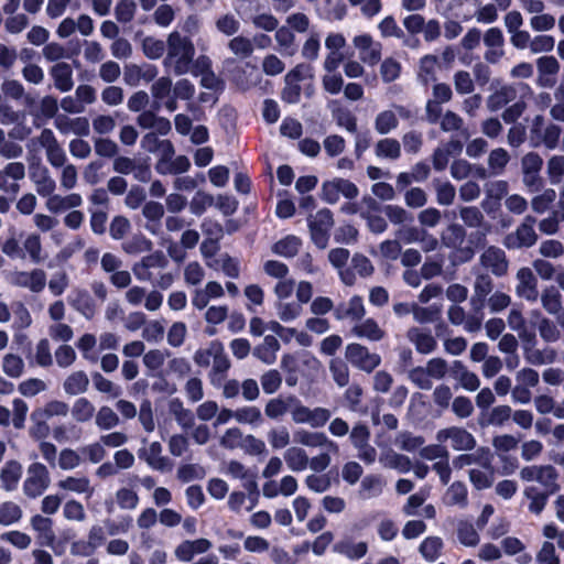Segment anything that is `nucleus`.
<instances>
[{
    "mask_svg": "<svg viewBox=\"0 0 564 564\" xmlns=\"http://www.w3.org/2000/svg\"><path fill=\"white\" fill-rule=\"evenodd\" d=\"M195 46L192 40L180 32H171L166 39V55L163 65L166 69L181 76L189 73Z\"/></svg>",
    "mask_w": 564,
    "mask_h": 564,
    "instance_id": "nucleus-1",
    "label": "nucleus"
},
{
    "mask_svg": "<svg viewBox=\"0 0 564 564\" xmlns=\"http://www.w3.org/2000/svg\"><path fill=\"white\" fill-rule=\"evenodd\" d=\"M330 411L325 408L311 409L302 403V401L294 395L291 417L295 424H307L313 429L324 426L330 419Z\"/></svg>",
    "mask_w": 564,
    "mask_h": 564,
    "instance_id": "nucleus-2",
    "label": "nucleus"
},
{
    "mask_svg": "<svg viewBox=\"0 0 564 564\" xmlns=\"http://www.w3.org/2000/svg\"><path fill=\"white\" fill-rule=\"evenodd\" d=\"M358 187L346 178L334 177L325 181L321 187V198L327 204H336L340 197L354 199L358 196Z\"/></svg>",
    "mask_w": 564,
    "mask_h": 564,
    "instance_id": "nucleus-3",
    "label": "nucleus"
},
{
    "mask_svg": "<svg viewBox=\"0 0 564 564\" xmlns=\"http://www.w3.org/2000/svg\"><path fill=\"white\" fill-rule=\"evenodd\" d=\"M333 225V214L327 208H323L315 215L308 217L311 238L319 249H325L327 247L329 230Z\"/></svg>",
    "mask_w": 564,
    "mask_h": 564,
    "instance_id": "nucleus-4",
    "label": "nucleus"
},
{
    "mask_svg": "<svg viewBox=\"0 0 564 564\" xmlns=\"http://www.w3.org/2000/svg\"><path fill=\"white\" fill-rule=\"evenodd\" d=\"M50 474L45 465L32 463L26 470L23 491L30 498L41 496L50 485Z\"/></svg>",
    "mask_w": 564,
    "mask_h": 564,
    "instance_id": "nucleus-5",
    "label": "nucleus"
},
{
    "mask_svg": "<svg viewBox=\"0 0 564 564\" xmlns=\"http://www.w3.org/2000/svg\"><path fill=\"white\" fill-rule=\"evenodd\" d=\"M438 443H449L454 451H471L476 446V440L467 430L458 426L442 429L436 433Z\"/></svg>",
    "mask_w": 564,
    "mask_h": 564,
    "instance_id": "nucleus-6",
    "label": "nucleus"
},
{
    "mask_svg": "<svg viewBox=\"0 0 564 564\" xmlns=\"http://www.w3.org/2000/svg\"><path fill=\"white\" fill-rule=\"evenodd\" d=\"M520 477L524 481H538L549 492H554L557 489L556 480L558 474L551 465H532L523 467L520 470Z\"/></svg>",
    "mask_w": 564,
    "mask_h": 564,
    "instance_id": "nucleus-7",
    "label": "nucleus"
},
{
    "mask_svg": "<svg viewBox=\"0 0 564 564\" xmlns=\"http://www.w3.org/2000/svg\"><path fill=\"white\" fill-rule=\"evenodd\" d=\"M10 284L24 288L33 293H40L46 285V273L42 269L31 271H12L8 275Z\"/></svg>",
    "mask_w": 564,
    "mask_h": 564,
    "instance_id": "nucleus-8",
    "label": "nucleus"
},
{
    "mask_svg": "<svg viewBox=\"0 0 564 564\" xmlns=\"http://www.w3.org/2000/svg\"><path fill=\"white\" fill-rule=\"evenodd\" d=\"M346 358L352 366L366 372H371L381 361L379 355L370 352L367 347L357 343L346 347Z\"/></svg>",
    "mask_w": 564,
    "mask_h": 564,
    "instance_id": "nucleus-9",
    "label": "nucleus"
},
{
    "mask_svg": "<svg viewBox=\"0 0 564 564\" xmlns=\"http://www.w3.org/2000/svg\"><path fill=\"white\" fill-rule=\"evenodd\" d=\"M25 177V166L22 162H10L0 169V191L17 195L20 191L19 182Z\"/></svg>",
    "mask_w": 564,
    "mask_h": 564,
    "instance_id": "nucleus-10",
    "label": "nucleus"
},
{
    "mask_svg": "<svg viewBox=\"0 0 564 564\" xmlns=\"http://www.w3.org/2000/svg\"><path fill=\"white\" fill-rule=\"evenodd\" d=\"M534 223V218L527 217L514 234H510L505 238V246L508 249H519L534 245L536 241V234L533 228Z\"/></svg>",
    "mask_w": 564,
    "mask_h": 564,
    "instance_id": "nucleus-11",
    "label": "nucleus"
},
{
    "mask_svg": "<svg viewBox=\"0 0 564 564\" xmlns=\"http://www.w3.org/2000/svg\"><path fill=\"white\" fill-rule=\"evenodd\" d=\"M516 294L528 302L534 303L539 299L538 280L530 268H521L516 274Z\"/></svg>",
    "mask_w": 564,
    "mask_h": 564,
    "instance_id": "nucleus-12",
    "label": "nucleus"
},
{
    "mask_svg": "<svg viewBox=\"0 0 564 564\" xmlns=\"http://www.w3.org/2000/svg\"><path fill=\"white\" fill-rule=\"evenodd\" d=\"M293 436L294 441L303 446L326 449L333 454L339 452L338 444L328 438L325 433L300 429L294 432Z\"/></svg>",
    "mask_w": 564,
    "mask_h": 564,
    "instance_id": "nucleus-13",
    "label": "nucleus"
},
{
    "mask_svg": "<svg viewBox=\"0 0 564 564\" xmlns=\"http://www.w3.org/2000/svg\"><path fill=\"white\" fill-rule=\"evenodd\" d=\"M484 44V58L488 63L497 64L505 56V36L499 28H490L485 32Z\"/></svg>",
    "mask_w": 564,
    "mask_h": 564,
    "instance_id": "nucleus-14",
    "label": "nucleus"
},
{
    "mask_svg": "<svg viewBox=\"0 0 564 564\" xmlns=\"http://www.w3.org/2000/svg\"><path fill=\"white\" fill-rule=\"evenodd\" d=\"M167 265V260L162 252H154L144 257L139 263H135L132 271L139 281L152 282L154 278L153 270H161Z\"/></svg>",
    "mask_w": 564,
    "mask_h": 564,
    "instance_id": "nucleus-15",
    "label": "nucleus"
},
{
    "mask_svg": "<svg viewBox=\"0 0 564 564\" xmlns=\"http://www.w3.org/2000/svg\"><path fill=\"white\" fill-rule=\"evenodd\" d=\"M481 265L496 276H502L508 272L509 262L506 252L495 246L488 247L479 258Z\"/></svg>",
    "mask_w": 564,
    "mask_h": 564,
    "instance_id": "nucleus-16",
    "label": "nucleus"
},
{
    "mask_svg": "<svg viewBox=\"0 0 564 564\" xmlns=\"http://www.w3.org/2000/svg\"><path fill=\"white\" fill-rule=\"evenodd\" d=\"M354 46L358 50L359 58L368 64L375 65L381 58V44L375 42L369 34H360L354 37Z\"/></svg>",
    "mask_w": 564,
    "mask_h": 564,
    "instance_id": "nucleus-17",
    "label": "nucleus"
},
{
    "mask_svg": "<svg viewBox=\"0 0 564 564\" xmlns=\"http://www.w3.org/2000/svg\"><path fill=\"white\" fill-rule=\"evenodd\" d=\"M212 547L213 544L208 539L185 540L175 547L174 555L181 562H189L196 555L205 554Z\"/></svg>",
    "mask_w": 564,
    "mask_h": 564,
    "instance_id": "nucleus-18",
    "label": "nucleus"
},
{
    "mask_svg": "<svg viewBox=\"0 0 564 564\" xmlns=\"http://www.w3.org/2000/svg\"><path fill=\"white\" fill-rule=\"evenodd\" d=\"M54 126L62 134L87 137L90 132L89 121L85 117L69 118L59 115L55 118Z\"/></svg>",
    "mask_w": 564,
    "mask_h": 564,
    "instance_id": "nucleus-19",
    "label": "nucleus"
},
{
    "mask_svg": "<svg viewBox=\"0 0 564 564\" xmlns=\"http://www.w3.org/2000/svg\"><path fill=\"white\" fill-rule=\"evenodd\" d=\"M158 75V69L154 65H135L129 64L124 66L123 80L127 85L135 87L141 82L149 83Z\"/></svg>",
    "mask_w": 564,
    "mask_h": 564,
    "instance_id": "nucleus-20",
    "label": "nucleus"
},
{
    "mask_svg": "<svg viewBox=\"0 0 564 564\" xmlns=\"http://www.w3.org/2000/svg\"><path fill=\"white\" fill-rule=\"evenodd\" d=\"M30 180L41 197L51 196L56 189V182L46 166L37 165L36 167H31Z\"/></svg>",
    "mask_w": 564,
    "mask_h": 564,
    "instance_id": "nucleus-21",
    "label": "nucleus"
},
{
    "mask_svg": "<svg viewBox=\"0 0 564 564\" xmlns=\"http://www.w3.org/2000/svg\"><path fill=\"white\" fill-rule=\"evenodd\" d=\"M225 294L224 288L216 281H209L204 288L195 289L192 294V305L202 311L207 307L210 300L220 299Z\"/></svg>",
    "mask_w": 564,
    "mask_h": 564,
    "instance_id": "nucleus-22",
    "label": "nucleus"
},
{
    "mask_svg": "<svg viewBox=\"0 0 564 564\" xmlns=\"http://www.w3.org/2000/svg\"><path fill=\"white\" fill-rule=\"evenodd\" d=\"M67 301L77 312L87 319H91L96 313V305L91 296L86 290L75 289L68 296Z\"/></svg>",
    "mask_w": 564,
    "mask_h": 564,
    "instance_id": "nucleus-23",
    "label": "nucleus"
},
{
    "mask_svg": "<svg viewBox=\"0 0 564 564\" xmlns=\"http://www.w3.org/2000/svg\"><path fill=\"white\" fill-rule=\"evenodd\" d=\"M106 542L105 530L100 525H93L88 532L86 543H75L72 552L74 554L90 555Z\"/></svg>",
    "mask_w": 564,
    "mask_h": 564,
    "instance_id": "nucleus-24",
    "label": "nucleus"
},
{
    "mask_svg": "<svg viewBox=\"0 0 564 564\" xmlns=\"http://www.w3.org/2000/svg\"><path fill=\"white\" fill-rule=\"evenodd\" d=\"M293 394L278 395L268 400L264 405V414L270 420H281L286 413L291 414Z\"/></svg>",
    "mask_w": 564,
    "mask_h": 564,
    "instance_id": "nucleus-25",
    "label": "nucleus"
},
{
    "mask_svg": "<svg viewBox=\"0 0 564 564\" xmlns=\"http://www.w3.org/2000/svg\"><path fill=\"white\" fill-rule=\"evenodd\" d=\"M140 458L144 459L148 465L160 471L171 469V463L167 457L162 456V445L159 442H152L140 452Z\"/></svg>",
    "mask_w": 564,
    "mask_h": 564,
    "instance_id": "nucleus-26",
    "label": "nucleus"
},
{
    "mask_svg": "<svg viewBox=\"0 0 564 564\" xmlns=\"http://www.w3.org/2000/svg\"><path fill=\"white\" fill-rule=\"evenodd\" d=\"M54 86L62 93H67L74 87L73 68L68 63H56L50 70Z\"/></svg>",
    "mask_w": 564,
    "mask_h": 564,
    "instance_id": "nucleus-27",
    "label": "nucleus"
},
{
    "mask_svg": "<svg viewBox=\"0 0 564 564\" xmlns=\"http://www.w3.org/2000/svg\"><path fill=\"white\" fill-rule=\"evenodd\" d=\"M379 462L384 468L394 469L401 474L410 471L412 467V463L408 456L399 454L391 448L381 452Z\"/></svg>",
    "mask_w": 564,
    "mask_h": 564,
    "instance_id": "nucleus-28",
    "label": "nucleus"
},
{
    "mask_svg": "<svg viewBox=\"0 0 564 564\" xmlns=\"http://www.w3.org/2000/svg\"><path fill=\"white\" fill-rule=\"evenodd\" d=\"M57 487L77 495H86L88 498L94 495V488L86 476H67L58 480Z\"/></svg>",
    "mask_w": 564,
    "mask_h": 564,
    "instance_id": "nucleus-29",
    "label": "nucleus"
},
{
    "mask_svg": "<svg viewBox=\"0 0 564 564\" xmlns=\"http://www.w3.org/2000/svg\"><path fill=\"white\" fill-rule=\"evenodd\" d=\"M409 340L421 354H430L436 347V340L431 332L419 327H412L408 330Z\"/></svg>",
    "mask_w": 564,
    "mask_h": 564,
    "instance_id": "nucleus-30",
    "label": "nucleus"
},
{
    "mask_svg": "<svg viewBox=\"0 0 564 564\" xmlns=\"http://www.w3.org/2000/svg\"><path fill=\"white\" fill-rule=\"evenodd\" d=\"M491 463V454L488 448L480 447L475 453L471 454H462L453 459V467L456 469H462L466 466H471L474 464L479 466H489Z\"/></svg>",
    "mask_w": 564,
    "mask_h": 564,
    "instance_id": "nucleus-31",
    "label": "nucleus"
},
{
    "mask_svg": "<svg viewBox=\"0 0 564 564\" xmlns=\"http://www.w3.org/2000/svg\"><path fill=\"white\" fill-rule=\"evenodd\" d=\"M334 551L349 560H360L368 552V544L364 541L356 542L349 538L343 539L334 546Z\"/></svg>",
    "mask_w": 564,
    "mask_h": 564,
    "instance_id": "nucleus-32",
    "label": "nucleus"
},
{
    "mask_svg": "<svg viewBox=\"0 0 564 564\" xmlns=\"http://www.w3.org/2000/svg\"><path fill=\"white\" fill-rule=\"evenodd\" d=\"M89 387V378L84 370L70 372L63 382L64 392L68 395L85 393Z\"/></svg>",
    "mask_w": 564,
    "mask_h": 564,
    "instance_id": "nucleus-33",
    "label": "nucleus"
},
{
    "mask_svg": "<svg viewBox=\"0 0 564 564\" xmlns=\"http://www.w3.org/2000/svg\"><path fill=\"white\" fill-rule=\"evenodd\" d=\"M452 377L457 380L462 388L468 391H476L480 380L476 373L469 371L460 361H455L451 369Z\"/></svg>",
    "mask_w": 564,
    "mask_h": 564,
    "instance_id": "nucleus-34",
    "label": "nucleus"
},
{
    "mask_svg": "<svg viewBox=\"0 0 564 564\" xmlns=\"http://www.w3.org/2000/svg\"><path fill=\"white\" fill-rule=\"evenodd\" d=\"M517 97L516 85H503L492 93L487 99V107L490 111H497Z\"/></svg>",
    "mask_w": 564,
    "mask_h": 564,
    "instance_id": "nucleus-35",
    "label": "nucleus"
},
{
    "mask_svg": "<svg viewBox=\"0 0 564 564\" xmlns=\"http://www.w3.org/2000/svg\"><path fill=\"white\" fill-rule=\"evenodd\" d=\"M283 459L291 471L300 473L308 467V456L306 452L299 446H291L283 453Z\"/></svg>",
    "mask_w": 564,
    "mask_h": 564,
    "instance_id": "nucleus-36",
    "label": "nucleus"
},
{
    "mask_svg": "<svg viewBox=\"0 0 564 564\" xmlns=\"http://www.w3.org/2000/svg\"><path fill=\"white\" fill-rule=\"evenodd\" d=\"M279 349L280 344L278 339L274 336L269 335L265 336L263 341L254 348L253 355L265 365H272L276 360V352Z\"/></svg>",
    "mask_w": 564,
    "mask_h": 564,
    "instance_id": "nucleus-37",
    "label": "nucleus"
},
{
    "mask_svg": "<svg viewBox=\"0 0 564 564\" xmlns=\"http://www.w3.org/2000/svg\"><path fill=\"white\" fill-rule=\"evenodd\" d=\"M230 368V362L225 354V349L223 348L220 354L213 360L212 370L209 372V381L215 388H220L224 380L226 379V373Z\"/></svg>",
    "mask_w": 564,
    "mask_h": 564,
    "instance_id": "nucleus-38",
    "label": "nucleus"
},
{
    "mask_svg": "<svg viewBox=\"0 0 564 564\" xmlns=\"http://www.w3.org/2000/svg\"><path fill=\"white\" fill-rule=\"evenodd\" d=\"M352 334L360 338H367L371 341H378L383 338L384 332L379 327L377 322L372 318H367L357 323L352 329Z\"/></svg>",
    "mask_w": 564,
    "mask_h": 564,
    "instance_id": "nucleus-39",
    "label": "nucleus"
},
{
    "mask_svg": "<svg viewBox=\"0 0 564 564\" xmlns=\"http://www.w3.org/2000/svg\"><path fill=\"white\" fill-rule=\"evenodd\" d=\"M551 492L542 491L535 486H528L523 495L529 500L528 509L535 514H540L546 506Z\"/></svg>",
    "mask_w": 564,
    "mask_h": 564,
    "instance_id": "nucleus-40",
    "label": "nucleus"
},
{
    "mask_svg": "<svg viewBox=\"0 0 564 564\" xmlns=\"http://www.w3.org/2000/svg\"><path fill=\"white\" fill-rule=\"evenodd\" d=\"M302 241L294 235L285 236L272 246V252L284 258H292L297 254Z\"/></svg>",
    "mask_w": 564,
    "mask_h": 564,
    "instance_id": "nucleus-41",
    "label": "nucleus"
},
{
    "mask_svg": "<svg viewBox=\"0 0 564 564\" xmlns=\"http://www.w3.org/2000/svg\"><path fill=\"white\" fill-rule=\"evenodd\" d=\"M53 522L50 518L36 514L31 519V527L39 533V539L43 544L52 545L55 540V534L52 529Z\"/></svg>",
    "mask_w": 564,
    "mask_h": 564,
    "instance_id": "nucleus-42",
    "label": "nucleus"
},
{
    "mask_svg": "<svg viewBox=\"0 0 564 564\" xmlns=\"http://www.w3.org/2000/svg\"><path fill=\"white\" fill-rule=\"evenodd\" d=\"M468 491L465 484L460 481L453 482L445 492L444 502L447 506H458L465 508L468 502Z\"/></svg>",
    "mask_w": 564,
    "mask_h": 564,
    "instance_id": "nucleus-43",
    "label": "nucleus"
},
{
    "mask_svg": "<svg viewBox=\"0 0 564 564\" xmlns=\"http://www.w3.org/2000/svg\"><path fill=\"white\" fill-rule=\"evenodd\" d=\"M274 308L278 317L284 323L295 321L303 312V307L297 301H276Z\"/></svg>",
    "mask_w": 564,
    "mask_h": 564,
    "instance_id": "nucleus-44",
    "label": "nucleus"
},
{
    "mask_svg": "<svg viewBox=\"0 0 564 564\" xmlns=\"http://www.w3.org/2000/svg\"><path fill=\"white\" fill-rule=\"evenodd\" d=\"M22 476V466L20 463L8 462L1 470V481L6 490L11 491L17 488Z\"/></svg>",
    "mask_w": 564,
    "mask_h": 564,
    "instance_id": "nucleus-45",
    "label": "nucleus"
},
{
    "mask_svg": "<svg viewBox=\"0 0 564 564\" xmlns=\"http://www.w3.org/2000/svg\"><path fill=\"white\" fill-rule=\"evenodd\" d=\"M72 417L78 423L90 421L96 413L95 405L87 398H78L70 409Z\"/></svg>",
    "mask_w": 564,
    "mask_h": 564,
    "instance_id": "nucleus-46",
    "label": "nucleus"
},
{
    "mask_svg": "<svg viewBox=\"0 0 564 564\" xmlns=\"http://www.w3.org/2000/svg\"><path fill=\"white\" fill-rule=\"evenodd\" d=\"M438 66V58L435 55H425L420 61L419 79L427 85L436 80V69Z\"/></svg>",
    "mask_w": 564,
    "mask_h": 564,
    "instance_id": "nucleus-47",
    "label": "nucleus"
},
{
    "mask_svg": "<svg viewBox=\"0 0 564 564\" xmlns=\"http://www.w3.org/2000/svg\"><path fill=\"white\" fill-rule=\"evenodd\" d=\"M224 473L235 479L245 480V487L250 489L256 487V482L252 479L249 469L238 460H229L224 469Z\"/></svg>",
    "mask_w": 564,
    "mask_h": 564,
    "instance_id": "nucleus-48",
    "label": "nucleus"
},
{
    "mask_svg": "<svg viewBox=\"0 0 564 564\" xmlns=\"http://www.w3.org/2000/svg\"><path fill=\"white\" fill-rule=\"evenodd\" d=\"M236 421L239 424L259 426L263 423V416L258 406L246 405L236 409Z\"/></svg>",
    "mask_w": 564,
    "mask_h": 564,
    "instance_id": "nucleus-49",
    "label": "nucleus"
},
{
    "mask_svg": "<svg viewBox=\"0 0 564 564\" xmlns=\"http://www.w3.org/2000/svg\"><path fill=\"white\" fill-rule=\"evenodd\" d=\"M480 467L481 468H471L469 470V480L473 484V486L478 490L489 488L494 481L491 464L489 466Z\"/></svg>",
    "mask_w": 564,
    "mask_h": 564,
    "instance_id": "nucleus-50",
    "label": "nucleus"
},
{
    "mask_svg": "<svg viewBox=\"0 0 564 564\" xmlns=\"http://www.w3.org/2000/svg\"><path fill=\"white\" fill-rule=\"evenodd\" d=\"M35 411V417H44L45 420H50L54 416H66L69 412V406L66 402L59 400H52L47 402L44 406L37 408Z\"/></svg>",
    "mask_w": 564,
    "mask_h": 564,
    "instance_id": "nucleus-51",
    "label": "nucleus"
},
{
    "mask_svg": "<svg viewBox=\"0 0 564 564\" xmlns=\"http://www.w3.org/2000/svg\"><path fill=\"white\" fill-rule=\"evenodd\" d=\"M543 308L552 315L557 314L562 308V296L554 286L545 288L541 294Z\"/></svg>",
    "mask_w": 564,
    "mask_h": 564,
    "instance_id": "nucleus-52",
    "label": "nucleus"
},
{
    "mask_svg": "<svg viewBox=\"0 0 564 564\" xmlns=\"http://www.w3.org/2000/svg\"><path fill=\"white\" fill-rule=\"evenodd\" d=\"M274 39L283 55L292 56L295 53V36L289 28H276Z\"/></svg>",
    "mask_w": 564,
    "mask_h": 564,
    "instance_id": "nucleus-53",
    "label": "nucleus"
},
{
    "mask_svg": "<svg viewBox=\"0 0 564 564\" xmlns=\"http://www.w3.org/2000/svg\"><path fill=\"white\" fill-rule=\"evenodd\" d=\"M95 423L100 430H111L119 425L118 414L108 405H102L95 413Z\"/></svg>",
    "mask_w": 564,
    "mask_h": 564,
    "instance_id": "nucleus-54",
    "label": "nucleus"
},
{
    "mask_svg": "<svg viewBox=\"0 0 564 564\" xmlns=\"http://www.w3.org/2000/svg\"><path fill=\"white\" fill-rule=\"evenodd\" d=\"M11 315L13 316L12 327L17 330L25 329L32 325L31 313L21 302H15L12 304Z\"/></svg>",
    "mask_w": 564,
    "mask_h": 564,
    "instance_id": "nucleus-55",
    "label": "nucleus"
},
{
    "mask_svg": "<svg viewBox=\"0 0 564 564\" xmlns=\"http://www.w3.org/2000/svg\"><path fill=\"white\" fill-rule=\"evenodd\" d=\"M24 361L15 354H7L2 358V371L10 378H19L24 372Z\"/></svg>",
    "mask_w": 564,
    "mask_h": 564,
    "instance_id": "nucleus-56",
    "label": "nucleus"
},
{
    "mask_svg": "<svg viewBox=\"0 0 564 564\" xmlns=\"http://www.w3.org/2000/svg\"><path fill=\"white\" fill-rule=\"evenodd\" d=\"M206 264L212 269L220 268L223 272L229 278H238L240 273L238 260L227 254L220 256V258L215 261H207Z\"/></svg>",
    "mask_w": 564,
    "mask_h": 564,
    "instance_id": "nucleus-57",
    "label": "nucleus"
},
{
    "mask_svg": "<svg viewBox=\"0 0 564 564\" xmlns=\"http://www.w3.org/2000/svg\"><path fill=\"white\" fill-rule=\"evenodd\" d=\"M536 66L539 70V80L542 85H552L553 82L545 78L547 75H555L560 69L557 59L553 56H542L538 58Z\"/></svg>",
    "mask_w": 564,
    "mask_h": 564,
    "instance_id": "nucleus-58",
    "label": "nucleus"
},
{
    "mask_svg": "<svg viewBox=\"0 0 564 564\" xmlns=\"http://www.w3.org/2000/svg\"><path fill=\"white\" fill-rule=\"evenodd\" d=\"M224 346L217 341H212L206 348L198 349L194 355V361L200 367H207L220 354Z\"/></svg>",
    "mask_w": 564,
    "mask_h": 564,
    "instance_id": "nucleus-59",
    "label": "nucleus"
},
{
    "mask_svg": "<svg viewBox=\"0 0 564 564\" xmlns=\"http://www.w3.org/2000/svg\"><path fill=\"white\" fill-rule=\"evenodd\" d=\"M556 358V351L553 348L544 349L525 348V359L532 365L552 364Z\"/></svg>",
    "mask_w": 564,
    "mask_h": 564,
    "instance_id": "nucleus-60",
    "label": "nucleus"
},
{
    "mask_svg": "<svg viewBox=\"0 0 564 564\" xmlns=\"http://www.w3.org/2000/svg\"><path fill=\"white\" fill-rule=\"evenodd\" d=\"M376 154L379 158L397 160L401 154L400 142L395 139H382L376 145Z\"/></svg>",
    "mask_w": 564,
    "mask_h": 564,
    "instance_id": "nucleus-61",
    "label": "nucleus"
},
{
    "mask_svg": "<svg viewBox=\"0 0 564 564\" xmlns=\"http://www.w3.org/2000/svg\"><path fill=\"white\" fill-rule=\"evenodd\" d=\"M434 188L436 192V202L440 205L448 206L453 204L456 196V188L453 184L447 181L435 180Z\"/></svg>",
    "mask_w": 564,
    "mask_h": 564,
    "instance_id": "nucleus-62",
    "label": "nucleus"
},
{
    "mask_svg": "<svg viewBox=\"0 0 564 564\" xmlns=\"http://www.w3.org/2000/svg\"><path fill=\"white\" fill-rule=\"evenodd\" d=\"M466 231L463 226L452 224L442 235V242L448 248H457L465 240Z\"/></svg>",
    "mask_w": 564,
    "mask_h": 564,
    "instance_id": "nucleus-63",
    "label": "nucleus"
},
{
    "mask_svg": "<svg viewBox=\"0 0 564 564\" xmlns=\"http://www.w3.org/2000/svg\"><path fill=\"white\" fill-rule=\"evenodd\" d=\"M509 160V153L505 149L498 148L492 150L488 156V166L491 170V173L494 175H501Z\"/></svg>",
    "mask_w": 564,
    "mask_h": 564,
    "instance_id": "nucleus-64",
    "label": "nucleus"
}]
</instances>
